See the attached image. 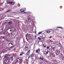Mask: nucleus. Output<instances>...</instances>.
I'll return each mask as SVG.
<instances>
[{
  "mask_svg": "<svg viewBox=\"0 0 64 64\" xmlns=\"http://www.w3.org/2000/svg\"><path fill=\"white\" fill-rule=\"evenodd\" d=\"M47 49H49V47L48 46H47Z\"/></svg>",
  "mask_w": 64,
  "mask_h": 64,
  "instance_id": "nucleus-25",
  "label": "nucleus"
},
{
  "mask_svg": "<svg viewBox=\"0 0 64 64\" xmlns=\"http://www.w3.org/2000/svg\"><path fill=\"white\" fill-rule=\"evenodd\" d=\"M40 60H42V61L44 60V57L43 56H41L40 58Z\"/></svg>",
  "mask_w": 64,
  "mask_h": 64,
  "instance_id": "nucleus-5",
  "label": "nucleus"
},
{
  "mask_svg": "<svg viewBox=\"0 0 64 64\" xmlns=\"http://www.w3.org/2000/svg\"><path fill=\"white\" fill-rule=\"evenodd\" d=\"M12 21H10L8 23V24L9 25H11V24H12Z\"/></svg>",
  "mask_w": 64,
  "mask_h": 64,
  "instance_id": "nucleus-7",
  "label": "nucleus"
},
{
  "mask_svg": "<svg viewBox=\"0 0 64 64\" xmlns=\"http://www.w3.org/2000/svg\"><path fill=\"white\" fill-rule=\"evenodd\" d=\"M56 54H57V53H56Z\"/></svg>",
  "mask_w": 64,
  "mask_h": 64,
  "instance_id": "nucleus-39",
  "label": "nucleus"
},
{
  "mask_svg": "<svg viewBox=\"0 0 64 64\" xmlns=\"http://www.w3.org/2000/svg\"><path fill=\"white\" fill-rule=\"evenodd\" d=\"M46 46H44V48H46Z\"/></svg>",
  "mask_w": 64,
  "mask_h": 64,
  "instance_id": "nucleus-29",
  "label": "nucleus"
},
{
  "mask_svg": "<svg viewBox=\"0 0 64 64\" xmlns=\"http://www.w3.org/2000/svg\"><path fill=\"white\" fill-rule=\"evenodd\" d=\"M18 60H20V58H18Z\"/></svg>",
  "mask_w": 64,
  "mask_h": 64,
  "instance_id": "nucleus-26",
  "label": "nucleus"
},
{
  "mask_svg": "<svg viewBox=\"0 0 64 64\" xmlns=\"http://www.w3.org/2000/svg\"><path fill=\"white\" fill-rule=\"evenodd\" d=\"M16 18L17 19H19V17L17 18Z\"/></svg>",
  "mask_w": 64,
  "mask_h": 64,
  "instance_id": "nucleus-34",
  "label": "nucleus"
},
{
  "mask_svg": "<svg viewBox=\"0 0 64 64\" xmlns=\"http://www.w3.org/2000/svg\"><path fill=\"white\" fill-rule=\"evenodd\" d=\"M56 52L57 53H58V54H59V53H60V50H58L56 51Z\"/></svg>",
  "mask_w": 64,
  "mask_h": 64,
  "instance_id": "nucleus-8",
  "label": "nucleus"
},
{
  "mask_svg": "<svg viewBox=\"0 0 64 64\" xmlns=\"http://www.w3.org/2000/svg\"><path fill=\"white\" fill-rule=\"evenodd\" d=\"M11 12V11H10V10H8V11H7L6 12Z\"/></svg>",
  "mask_w": 64,
  "mask_h": 64,
  "instance_id": "nucleus-21",
  "label": "nucleus"
},
{
  "mask_svg": "<svg viewBox=\"0 0 64 64\" xmlns=\"http://www.w3.org/2000/svg\"><path fill=\"white\" fill-rule=\"evenodd\" d=\"M50 32V31H48L46 32V33H49Z\"/></svg>",
  "mask_w": 64,
  "mask_h": 64,
  "instance_id": "nucleus-18",
  "label": "nucleus"
},
{
  "mask_svg": "<svg viewBox=\"0 0 64 64\" xmlns=\"http://www.w3.org/2000/svg\"><path fill=\"white\" fill-rule=\"evenodd\" d=\"M30 18H28V21H29V20H30Z\"/></svg>",
  "mask_w": 64,
  "mask_h": 64,
  "instance_id": "nucleus-31",
  "label": "nucleus"
},
{
  "mask_svg": "<svg viewBox=\"0 0 64 64\" xmlns=\"http://www.w3.org/2000/svg\"><path fill=\"white\" fill-rule=\"evenodd\" d=\"M13 60V56H12L10 58V60L11 61H12Z\"/></svg>",
  "mask_w": 64,
  "mask_h": 64,
  "instance_id": "nucleus-6",
  "label": "nucleus"
},
{
  "mask_svg": "<svg viewBox=\"0 0 64 64\" xmlns=\"http://www.w3.org/2000/svg\"><path fill=\"white\" fill-rule=\"evenodd\" d=\"M8 58V55H6L5 56V58Z\"/></svg>",
  "mask_w": 64,
  "mask_h": 64,
  "instance_id": "nucleus-11",
  "label": "nucleus"
},
{
  "mask_svg": "<svg viewBox=\"0 0 64 64\" xmlns=\"http://www.w3.org/2000/svg\"><path fill=\"white\" fill-rule=\"evenodd\" d=\"M30 50H29L28 51V53H29V52H30Z\"/></svg>",
  "mask_w": 64,
  "mask_h": 64,
  "instance_id": "nucleus-30",
  "label": "nucleus"
},
{
  "mask_svg": "<svg viewBox=\"0 0 64 64\" xmlns=\"http://www.w3.org/2000/svg\"><path fill=\"white\" fill-rule=\"evenodd\" d=\"M28 59H29V58L30 57V55H28Z\"/></svg>",
  "mask_w": 64,
  "mask_h": 64,
  "instance_id": "nucleus-15",
  "label": "nucleus"
},
{
  "mask_svg": "<svg viewBox=\"0 0 64 64\" xmlns=\"http://www.w3.org/2000/svg\"><path fill=\"white\" fill-rule=\"evenodd\" d=\"M6 2L7 3H10V4H11V5H14V4H15V2L14 1L10 2L9 1H7Z\"/></svg>",
  "mask_w": 64,
  "mask_h": 64,
  "instance_id": "nucleus-1",
  "label": "nucleus"
},
{
  "mask_svg": "<svg viewBox=\"0 0 64 64\" xmlns=\"http://www.w3.org/2000/svg\"><path fill=\"white\" fill-rule=\"evenodd\" d=\"M26 10V8H24L23 9H22L20 10V11L21 12H24V13H26V12H25L24 11H25Z\"/></svg>",
  "mask_w": 64,
  "mask_h": 64,
  "instance_id": "nucleus-3",
  "label": "nucleus"
},
{
  "mask_svg": "<svg viewBox=\"0 0 64 64\" xmlns=\"http://www.w3.org/2000/svg\"><path fill=\"white\" fill-rule=\"evenodd\" d=\"M48 63H49L48 62V64H49Z\"/></svg>",
  "mask_w": 64,
  "mask_h": 64,
  "instance_id": "nucleus-37",
  "label": "nucleus"
},
{
  "mask_svg": "<svg viewBox=\"0 0 64 64\" xmlns=\"http://www.w3.org/2000/svg\"><path fill=\"white\" fill-rule=\"evenodd\" d=\"M35 33H36V32H35Z\"/></svg>",
  "mask_w": 64,
  "mask_h": 64,
  "instance_id": "nucleus-40",
  "label": "nucleus"
},
{
  "mask_svg": "<svg viewBox=\"0 0 64 64\" xmlns=\"http://www.w3.org/2000/svg\"><path fill=\"white\" fill-rule=\"evenodd\" d=\"M48 54V51L46 52V54Z\"/></svg>",
  "mask_w": 64,
  "mask_h": 64,
  "instance_id": "nucleus-24",
  "label": "nucleus"
},
{
  "mask_svg": "<svg viewBox=\"0 0 64 64\" xmlns=\"http://www.w3.org/2000/svg\"><path fill=\"white\" fill-rule=\"evenodd\" d=\"M10 32L12 31V30H10Z\"/></svg>",
  "mask_w": 64,
  "mask_h": 64,
  "instance_id": "nucleus-36",
  "label": "nucleus"
},
{
  "mask_svg": "<svg viewBox=\"0 0 64 64\" xmlns=\"http://www.w3.org/2000/svg\"><path fill=\"white\" fill-rule=\"evenodd\" d=\"M52 38V36H50V38Z\"/></svg>",
  "mask_w": 64,
  "mask_h": 64,
  "instance_id": "nucleus-27",
  "label": "nucleus"
},
{
  "mask_svg": "<svg viewBox=\"0 0 64 64\" xmlns=\"http://www.w3.org/2000/svg\"><path fill=\"white\" fill-rule=\"evenodd\" d=\"M23 54V52H21L20 55V56H22V55Z\"/></svg>",
  "mask_w": 64,
  "mask_h": 64,
  "instance_id": "nucleus-10",
  "label": "nucleus"
},
{
  "mask_svg": "<svg viewBox=\"0 0 64 64\" xmlns=\"http://www.w3.org/2000/svg\"><path fill=\"white\" fill-rule=\"evenodd\" d=\"M36 36H35V38H36Z\"/></svg>",
  "mask_w": 64,
  "mask_h": 64,
  "instance_id": "nucleus-35",
  "label": "nucleus"
},
{
  "mask_svg": "<svg viewBox=\"0 0 64 64\" xmlns=\"http://www.w3.org/2000/svg\"><path fill=\"white\" fill-rule=\"evenodd\" d=\"M27 36H28L27 35V34H26V39H27Z\"/></svg>",
  "mask_w": 64,
  "mask_h": 64,
  "instance_id": "nucleus-14",
  "label": "nucleus"
},
{
  "mask_svg": "<svg viewBox=\"0 0 64 64\" xmlns=\"http://www.w3.org/2000/svg\"><path fill=\"white\" fill-rule=\"evenodd\" d=\"M52 61L54 62V63H52V64H56V62H57V61L55 59H53L52 60Z\"/></svg>",
  "mask_w": 64,
  "mask_h": 64,
  "instance_id": "nucleus-4",
  "label": "nucleus"
},
{
  "mask_svg": "<svg viewBox=\"0 0 64 64\" xmlns=\"http://www.w3.org/2000/svg\"><path fill=\"white\" fill-rule=\"evenodd\" d=\"M41 32H39L38 34H38H41Z\"/></svg>",
  "mask_w": 64,
  "mask_h": 64,
  "instance_id": "nucleus-22",
  "label": "nucleus"
},
{
  "mask_svg": "<svg viewBox=\"0 0 64 64\" xmlns=\"http://www.w3.org/2000/svg\"><path fill=\"white\" fill-rule=\"evenodd\" d=\"M38 39H39V40H41V39L42 38H40L39 37H38Z\"/></svg>",
  "mask_w": 64,
  "mask_h": 64,
  "instance_id": "nucleus-12",
  "label": "nucleus"
},
{
  "mask_svg": "<svg viewBox=\"0 0 64 64\" xmlns=\"http://www.w3.org/2000/svg\"><path fill=\"white\" fill-rule=\"evenodd\" d=\"M36 53H39V52H38V50H36Z\"/></svg>",
  "mask_w": 64,
  "mask_h": 64,
  "instance_id": "nucleus-9",
  "label": "nucleus"
},
{
  "mask_svg": "<svg viewBox=\"0 0 64 64\" xmlns=\"http://www.w3.org/2000/svg\"><path fill=\"white\" fill-rule=\"evenodd\" d=\"M42 39L43 38H45V37H43V36H42Z\"/></svg>",
  "mask_w": 64,
  "mask_h": 64,
  "instance_id": "nucleus-33",
  "label": "nucleus"
},
{
  "mask_svg": "<svg viewBox=\"0 0 64 64\" xmlns=\"http://www.w3.org/2000/svg\"><path fill=\"white\" fill-rule=\"evenodd\" d=\"M26 60V63H28V60Z\"/></svg>",
  "mask_w": 64,
  "mask_h": 64,
  "instance_id": "nucleus-13",
  "label": "nucleus"
},
{
  "mask_svg": "<svg viewBox=\"0 0 64 64\" xmlns=\"http://www.w3.org/2000/svg\"><path fill=\"white\" fill-rule=\"evenodd\" d=\"M63 52H64V50L63 51Z\"/></svg>",
  "mask_w": 64,
  "mask_h": 64,
  "instance_id": "nucleus-38",
  "label": "nucleus"
},
{
  "mask_svg": "<svg viewBox=\"0 0 64 64\" xmlns=\"http://www.w3.org/2000/svg\"><path fill=\"white\" fill-rule=\"evenodd\" d=\"M25 48H26V49H27V48H28V47H27V46H25Z\"/></svg>",
  "mask_w": 64,
  "mask_h": 64,
  "instance_id": "nucleus-28",
  "label": "nucleus"
},
{
  "mask_svg": "<svg viewBox=\"0 0 64 64\" xmlns=\"http://www.w3.org/2000/svg\"><path fill=\"white\" fill-rule=\"evenodd\" d=\"M33 55V54H32V55Z\"/></svg>",
  "mask_w": 64,
  "mask_h": 64,
  "instance_id": "nucleus-41",
  "label": "nucleus"
},
{
  "mask_svg": "<svg viewBox=\"0 0 64 64\" xmlns=\"http://www.w3.org/2000/svg\"><path fill=\"white\" fill-rule=\"evenodd\" d=\"M57 28H60V29H63V28L61 27H58Z\"/></svg>",
  "mask_w": 64,
  "mask_h": 64,
  "instance_id": "nucleus-16",
  "label": "nucleus"
},
{
  "mask_svg": "<svg viewBox=\"0 0 64 64\" xmlns=\"http://www.w3.org/2000/svg\"><path fill=\"white\" fill-rule=\"evenodd\" d=\"M26 54L27 55H29V52H28Z\"/></svg>",
  "mask_w": 64,
  "mask_h": 64,
  "instance_id": "nucleus-20",
  "label": "nucleus"
},
{
  "mask_svg": "<svg viewBox=\"0 0 64 64\" xmlns=\"http://www.w3.org/2000/svg\"><path fill=\"white\" fill-rule=\"evenodd\" d=\"M27 35L28 36H29V34H27Z\"/></svg>",
  "mask_w": 64,
  "mask_h": 64,
  "instance_id": "nucleus-32",
  "label": "nucleus"
},
{
  "mask_svg": "<svg viewBox=\"0 0 64 64\" xmlns=\"http://www.w3.org/2000/svg\"><path fill=\"white\" fill-rule=\"evenodd\" d=\"M23 61H22V60H21L20 61V63H22Z\"/></svg>",
  "mask_w": 64,
  "mask_h": 64,
  "instance_id": "nucleus-17",
  "label": "nucleus"
},
{
  "mask_svg": "<svg viewBox=\"0 0 64 64\" xmlns=\"http://www.w3.org/2000/svg\"><path fill=\"white\" fill-rule=\"evenodd\" d=\"M9 44H11L12 45H13V44L12 43H9Z\"/></svg>",
  "mask_w": 64,
  "mask_h": 64,
  "instance_id": "nucleus-19",
  "label": "nucleus"
},
{
  "mask_svg": "<svg viewBox=\"0 0 64 64\" xmlns=\"http://www.w3.org/2000/svg\"><path fill=\"white\" fill-rule=\"evenodd\" d=\"M9 60H6L4 62V64H9Z\"/></svg>",
  "mask_w": 64,
  "mask_h": 64,
  "instance_id": "nucleus-2",
  "label": "nucleus"
},
{
  "mask_svg": "<svg viewBox=\"0 0 64 64\" xmlns=\"http://www.w3.org/2000/svg\"><path fill=\"white\" fill-rule=\"evenodd\" d=\"M38 50V51H39V52H40V48H39L38 50Z\"/></svg>",
  "mask_w": 64,
  "mask_h": 64,
  "instance_id": "nucleus-23",
  "label": "nucleus"
}]
</instances>
